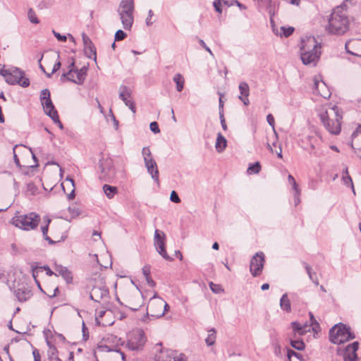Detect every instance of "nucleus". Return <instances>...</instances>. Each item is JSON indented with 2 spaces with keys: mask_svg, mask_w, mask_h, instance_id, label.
I'll return each instance as SVG.
<instances>
[{
  "mask_svg": "<svg viewBox=\"0 0 361 361\" xmlns=\"http://www.w3.org/2000/svg\"><path fill=\"white\" fill-rule=\"evenodd\" d=\"M350 20L346 11L345 5L336 7L329 18L326 30L334 35H343L348 30Z\"/></svg>",
  "mask_w": 361,
  "mask_h": 361,
  "instance_id": "nucleus-1",
  "label": "nucleus"
},
{
  "mask_svg": "<svg viewBox=\"0 0 361 361\" xmlns=\"http://www.w3.org/2000/svg\"><path fill=\"white\" fill-rule=\"evenodd\" d=\"M321 121L325 128L333 135H338L341 130L342 115L336 105L328 106L319 114Z\"/></svg>",
  "mask_w": 361,
  "mask_h": 361,
  "instance_id": "nucleus-2",
  "label": "nucleus"
},
{
  "mask_svg": "<svg viewBox=\"0 0 361 361\" xmlns=\"http://www.w3.org/2000/svg\"><path fill=\"white\" fill-rule=\"evenodd\" d=\"M321 47L314 37H306L300 42V58L305 65L315 66L320 57Z\"/></svg>",
  "mask_w": 361,
  "mask_h": 361,
  "instance_id": "nucleus-3",
  "label": "nucleus"
},
{
  "mask_svg": "<svg viewBox=\"0 0 361 361\" xmlns=\"http://www.w3.org/2000/svg\"><path fill=\"white\" fill-rule=\"evenodd\" d=\"M40 219L39 215L33 212L25 214L17 212L12 218L11 224L17 228L28 231L36 229Z\"/></svg>",
  "mask_w": 361,
  "mask_h": 361,
  "instance_id": "nucleus-4",
  "label": "nucleus"
},
{
  "mask_svg": "<svg viewBox=\"0 0 361 361\" xmlns=\"http://www.w3.org/2000/svg\"><path fill=\"white\" fill-rule=\"evenodd\" d=\"M0 74L4 77L6 82L9 85H19L23 87L30 85L29 79L25 77V73L18 68L1 69Z\"/></svg>",
  "mask_w": 361,
  "mask_h": 361,
  "instance_id": "nucleus-5",
  "label": "nucleus"
},
{
  "mask_svg": "<svg viewBox=\"0 0 361 361\" xmlns=\"http://www.w3.org/2000/svg\"><path fill=\"white\" fill-rule=\"evenodd\" d=\"M355 338L350 327L340 323L336 324L329 331V339L334 344H341Z\"/></svg>",
  "mask_w": 361,
  "mask_h": 361,
  "instance_id": "nucleus-6",
  "label": "nucleus"
},
{
  "mask_svg": "<svg viewBox=\"0 0 361 361\" xmlns=\"http://www.w3.org/2000/svg\"><path fill=\"white\" fill-rule=\"evenodd\" d=\"M169 308V305L162 298L154 294L148 302L147 313L150 317L159 318L164 315Z\"/></svg>",
  "mask_w": 361,
  "mask_h": 361,
  "instance_id": "nucleus-7",
  "label": "nucleus"
},
{
  "mask_svg": "<svg viewBox=\"0 0 361 361\" xmlns=\"http://www.w3.org/2000/svg\"><path fill=\"white\" fill-rule=\"evenodd\" d=\"M100 173L99 178L105 181H109L116 176V170L114 167L112 159L103 157L99 161V165Z\"/></svg>",
  "mask_w": 361,
  "mask_h": 361,
  "instance_id": "nucleus-8",
  "label": "nucleus"
},
{
  "mask_svg": "<svg viewBox=\"0 0 361 361\" xmlns=\"http://www.w3.org/2000/svg\"><path fill=\"white\" fill-rule=\"evenodd\" d=\"M146 342V337L143 331L136 329L133 331L128 336L127 347L131 350H141Z\"/></svg>",
  "mask_w": 361,
  "mask_h": 361,
  "instance_id": "nucleus-9",
  "label": "nucleus"
},
{
  "mask_svg": "<svg viewBox=\"0 0 361 361\" xmlns=\"http://www.w3.org/2000/svg\"><path fill=\"white\" fill-rule=\"evenodd\" d=\"M322 141V137L317 135V133L314 135H307L302 140V147L305 150L309 152L310 154H313L314 155L319 157L320 156V153L319 152V145Z\"/></svg>",
  "mask_w": 361,
  "mask_h": 361,
  "instance_id": "nucleus-10",
  "label": "nucleus"
},
{
  "mask_svg": "<svg viewBox=\"0 0 361 361\" xmlns=\"http://www.w3.org/2000/svg\"><path fill=\"white\" fill-rule=\"evenodd\" d=\"M166 235L160 230L156 229L154 232V244L159 254L166 260H171L165 249Z\"/></svg>",
  "mask_w": 361,
  "mask_h": 361,
  "instance_id": "nucleus-11",
  "label": "nucleus"
},
{
  "mask_svg": "<svg viewBox=\"0 0 361 361\" xmlns=\"http://www.w3.org/2000/svg\"><path fill=\"white\" fill-rule=\"evenodd\" d=\"M264 255L263 252H257L251 259L250 271L254 277L259 276L264 265Z\"/></svg>",
  "mask_w": 361,
  "mask_h": 361,
  "instance_id": "nucleus-12",
  "label": "nucleus"
},
{
  "mask_svg": "<svg viewBox=\"0 0 361 361\" xmlns=\"http://www.w3.org/2000/svg\"><path fill=\"white\" fill-rule=\"evenodd\" d=\"M40 101L44 113L50 118L53 116L56 110L51 99L50 92L48 89H44L40 92Z\"/></svg>",
  "mask_w": 361,
  "mask_h": 361,
  "instance_id": "nucleus-13",
  "label": "nucleus"
},
{
  "mask_svg": "<svg viewBox=\"0 0 361 361\" xmlns=\"http://www.w3.org/2000/svg\"><path fill=\"white\" fill-rule=\"evenodd\" d=\"M157 361H186V357L183 354H179L170 349L161 350L157 355Z\"/></svg>",
  "mask_w": 361,
  "mask_h": 361,
  "instance_id": "nucleus-14",
  "label": "nucleus"
},
{
  "mask_svg": "<svg viewBox=\"0 0 361 361\" xmlns=\"http://www.w3.org/2000/svg\"><path fill=\"white\" fill-rule=\"evenodd\" d=\"M132 91L126 86L121 85L119 87V98L125 103V104L132 111L133 114L136 112L135 105L131 99Z\"/></svg>",
  "mask_w": 361,
  "mask_h": 361,
  "instance_id": "nucleus-15",
  "label": "nucleus"
},
{
  "mask_svg": "<svg viewBox=\"0 0 361 361\" xmlns=\"http://www.w3.org/2000/svg\"><path fill=\"white\" fill-rule=\"evenodd\" d=\"M108 296L109 289L102 283L94 286L90 293V298L97 302H99L103 299L107 298Z\"/></svg>",
  "mask_w": 361,
  "mask_h": 361,
  "instance_id": "nucleus-16",
  "label": "nucleus"
},
{
  "mask_svg": "<svg viewBox=\"0 0 361 361\" xmlns=\"http://www.w3.org/2000/svg\"><path fill=\"white\" fill-rule=\"evenodd\" d=\"M348 53L358 57H361V39H353L348 40L345 44Z\"/></svg>",
  "mask_w": 361,
  "mask_h": 361,
  "instance_id": "nucleus-17",
  "label": "nucleus"
},
{
  "mask_svg": "<svg viewBox=\"0 0 361 361\" xmlns=\"http://www.w3.org/2000/svg\"><path fill=\"white\" fill-rule=\"evenodd\" d=\"M314 90L317 94L321 95L324 98H329L331 95L326 85L317 78H314Z\"/></svg>",
  "mask_w": 361,
  "mask_h": 361,
  "instance_id": "nucleus-18",
  "label": "nucleus"
},
{
  "mask_svg": "<svg viewBox=\"0 0 361 361\" xmlns=\"http://www.w3.org/2000/svg\"><path fill=\"white\" fill-rule=\"evenodd\" d=\"M291 327L293 331V337L296 338L298 336H303L310 331V326L307 324H301L298 322H293Z\"/></svg>",
  "mask_w": 361,
  "mask_h": 361,
  "instance_id": "nucleus-19",
  "label": "nucleus"
},
{
  "mask_svg": "<svg viewBox=\"0 0 361 361\" xmlns=\"http://www.w3.org/2000/svg\"><path fill=\"white\" fill-rule=\"evenodd\" d=\"M145 165L147 169V172L151 175L152 178L156 181H159V171L157 169V165L154 159H146L145 161Z\"/></svg>",
  "mask_w": 361,
  "mask_h": 361,
  "instance_id": "nucleus-20",
  "label": "nucleus"
},
{
  "mask_svg": "<svg viewBox=\"0 0 361 361\" xmlns=\"http://www.w3.org/2000/svg\"><path fill=\"white\" fill-rule=\"evenodd\" d=\"M14 293L16 298L20 302H25L32 296L31 290L25 286L16 288Z\"/></svg>",
  "mask_w": 361,
  "mask_h": 361,
  "instance_id": "nucleus-21",
  "label": "nucleus"
},
{
  "mask_svg": "<svg viewBox=\"0 0 361 361\" xmlns=\"http://www.w3.org/2000/svg\"><path fill=\"white\" fill-rule=\"evenodd\" d=\"M55 271L57 274V276H61L63 279L68 283H71L73 281V276L71 272L68 269L67 267H63L62 265H56Z\"/></svg>",
  "mask_w": 361,
  "mask_h": 361,
  "instance_id": "nucleus-22",
  "label": "nucleus"
},
{
  "mask_svg": "<svg viewBox=\"0 0 361 361\" xmlns=\"http://www.w3.org/2000/svg\"><path fill=\"white\" fill-rule=\"evenodd\" d=\"M87 71V68L86 66H83L80 69L76 68L75 71V73L76 74V78H68V80L74 83L81 85L84 82L85 80Z\"/></svg>",
  "mask_w": 361,
  "mask_h": 361,
  "instance_id": "nucleus-23",
  "label": "nucleus"
},
{
  "mask_svg": "<svg viewBox=\"0 0 361 361\" xmlns=\"http://www.w3.org/2000/svg\"><path fill=\"white\" fill-rule=\"evenodd\" d=\"M134 1L133 0H122L118 8V13H133Z\"/></svg>",
  "mask_w": 361,
  "mask_h": 361,
  "instance_id": "nucleus-24",
  "label": "nucleus"
},
{
  "mask_svg": "<svg viewBox=\"0 0 361 361\" xmlns=\"http://www.w3.org/2000/svg\"><path fill=\"white\" fill-rule=\"evenodd\" d=\"M123 27L125 30H130L132 27L134 18L133 13H118Z\"/></svg>",
  "mask_w": 361,
  "mask_h": 361,
  "instance_id": "nucleus-25",
  "label": "nucleus"
},
{
  "mask_svg": "<svg viewBox=\"0 0 361 361\" xmlns=\"http://www.w3.org/2000/svg\"><path fill=\"white\" fill-rule=\"evenodd\" d=\"M47 343L49 346V350L47 351L49 360L50 361H62L57 355L58 351L56 348L48 340H47Z\"/></svg>",
  "mask_w": 361,
  "mask_h": 361,
  "instance_id": "nucleus-26",
  "label": "nucleus"
},
{
  "mask_svg": "<svg viewBox=\"0 0 361 361\" xmlns=\"http://www.w3.org/2000/svg\"><path fill=\"white\" fill-rule=\"evenodd\" d=\"M227 145V141L226 138L222 135L221 133H219L217 135L216 142V149L217 152H223Z\"/></svg>",
  "mask_w": 361,
  "mask_h": 361,
  "instance_id": "nucleus-27",
  "label": "nucleus"
},
{
  "mask_svg": "<svg viewBox=\"0 0 361 361\" xmlns=\"http://www.w3.org/2000/svg\"><path fill=\"white\" fill-rule=\"evenodd\" d=\"M280 307L282 310L290 312L291 311L290 301L287 293H284L280 299Z\"/></svg>",
  "mask_w": 361,
  "mask_h": 361,
  "instance_id": "nucleus-28",
  "label": "nucleus"
},
{
  "mask_svg": "<svg viewBox=\"0 0 361 361\" xmlns=\"http://www.w3.org/2000/svg\"><path fill=\"white\" fill-rule=\"evenodd\" d=\"M65 184L67 185H69L71 188H72L71 192L68 195L67 197L69 200H73L75 197V184L74 180L71 177H67L65 180V181L61 184V186L65 191Z\"/></svg>",
  "mask_w": 361,
  "mask_h": 361,
  "instance_id": "nucleus-29",
  "label": "nucleus"
},
{
  "mask_svg": "<svg viewBox=\"0 0 361 361\" xmlns=\"http://www.w3.org/2000/svg\"><path fill=\"white\" fill-rule=\"evenodd\" d=\"M342 180L343 184L346 186H350L352 188L353 193L355 194L353 180L348 174V168L343 169L342 172Z\"/></svg>",
  "mask_w": 361,
  "mask_h": 361,
  "instance_id": "nucleus-30",
  "label": "nucleus"
},
{
  "mask_svg": "<svg viewBox=\"0 0 361 361\" xmlns=\"http://www.w3.org/2000/svg\"><path fill=\"white\" fill-rule=\"evenodd\" d=\"M173 82L176 85V90L181 92L184 87L185 80L180 73H176L173 78Z\"/></svg>",
  "mask_w": 361,
  "mask_h": 361,
  "instance_id": "nucleus-31",
  "label": "nucleus"
},
{
  "mask_svg": "<svg viewBox=\"0 0 361 361\" xmlns=\"http://www.w3.org/2000/svg\"><path fill=\"white\" fill-rule=\"evenodd\" d=\"M103 190L106 197L109 199L113 198L114 195L118 192V188L116 187L109 185H104L103 186Z\"/></svg>",
  "mask_w": 361,
  "mask_h": 361,
  "instance_id": "nucleus-32",
  "label": "nucleus"
},
{
  "mask_svg": "<svg viewBox=\"0 0 361 361\" xmlns=\"http://www.w3.org/2000/svg\"><path fill=\"white\" fill-rule=\"evenodd\" d=\"M84 51H85V55L88 58L92 59L94 61H96V59H97L96 49H95L94 46L93 45V44H89L87 47L85 46L84 47Z\"/></svg>",
  "mask_w": 361,
  "mask_h": 361,
  "instance_id": "nucleus-33",
  "label": "nucleus"
},
{
  "mask_svg": "<svg viewBox=\"0 0 361 361\" xmlns=\"http://www.w3.org/2000/svg\"><path fill=\"white\" fill-rule=\"evenodd\" d=\"M290 345L298 350H303L305 346L302 340L298 338V337L294 338L293 336L290 338Z\"/></svg>",
  "mask_w": 361,
  "mask_h": 361,
  "instance_id": "nucleus-34",
  "label": "nucleus"
},
{
  "mask_svg": "<svg viewBox=\"0 0 361 361\" xmlns=\"http://www.w3.org/2000/svg\"><path fill=\"white\" fill-rule=\"evenodd\" d=\"M216 332L214 329H211L208 331V335L205 338V342L207 345L211 346L213 345L216 341Z\"/></svg>",
  "mask_w": 361,
  "mask_h": 361,
  "instance_id": "nucleus-35",
  "label": "nucleus"
},
{
  "mask_svg": "<svg viewBox=\"0 0 361 361\" xmlns=\"http://www.w3.org/2000/svg\"><path fill=\"white\" fill-rule=\"evenodd\" d=\"M238 89L240 91V96H249L250 94V87L248 84L246 82H241L239 84Z\"/></svg>",
  "mask_w": 361,
  "mask_h": 361,
  "instance_id": "nucleus-36",
  "label": "nucleus"
},
{
  "mask_svg": "<svg viewBox=\"0 0 361 361\" xmlns=\"http://www.w3.org/2000/svg\"><path fill=\"white\" fill-rule=\"evenodd\" d=\"M261 170V165L259 164V162L257 161L254 164H252L249 166V167L247 168V173L249 174H257L258 173H259Z\"/></svg>",
  "mask_w": 361,
  "mask_h": 361,
  "instance_id": "nucleus-37",
  "label": "nucleus"
},
{
  "mask_svg": "<svg viewBox=\"0 0 361 361\" xmlns=\"http://www.w3.org/2000/svg\"><path fill=\"white\" fill-rule=\"evenodd\" d=\"M287 356L289 359V361H302L301 355L300 353H295L291 349L288 350Z\"/></svg>",
  "mask_w": 361,
  "mask_h": 361,
  "instance_id": "nucleus-38",
  "label": "nucleus"
},
{
  "mask_svg": "<svg viewBox=\"0 0 361 361\" xmlns=\"http://www.w3.org/2000/svg\"><path fill=\"white\" fill-rule=\"evenodd\" d=\"M27 18L32 23L38 24L39 23L37 17L36 16L35 12L32 8H30L28 10Z\"/></svg>",
  "mask_w": 361,
  "mask_h": 361,
  "instance_id": "nucleus-39",
  "label": "nucleus"
},
{
  "mask_svg": "<svg viewBox=\"0 0 361 361\" xmlns=\"http://www.w3.org/2000/svg\"><path fill=\"white\" fill-rule=\"evenodd\" d=\"M359 347V343L357 341L353 342L351 344H349L346 347V353H356Z\"/></svg>",
  "mask_w": 361,
  "mask_h": 361,
  "instance_id": "nucleus-40",
  "label": "nucleus"
},
{
  "mask_svg": "<svg viewBox=\"0 0 361 361\" xmlns=\"http://www.w3.org/2000/svg\"><path fill=\"white\" fill-rule=\"evenodd\" d=\"M142 154L143 156L144 161H145V159H154L152 157L151 151H150V149H149V148L148 147H145L142 148Z\"/></svg>",
  "mask_w": 361,
  "mask_h": 361,
  "instance_id": "nucleus-41",
  "label": "nucleus"
},
{
  "mask_svg": "<svg viewBox=\"0 0 361 361\" xmlns=\"http://www.w3.org/2000/svg\"><path fill=\"white\" fill-rule=\"evenodd\" d=\"M68 68H69L68 71L67 73H63V75H61V80L65 78L67 75H72L73 73H75V71L76 68H75V62L74 61H72L70 63Z\"/></svg>",
  "mask_w": 361,
  "mask_h": 361,
  "instance_id": "nucleus-42",
  "label": "nucleus"
},
{
  "mask_svg": "<svg viewBox=\"0 0 361 361\" xmlns=\"http://www.w3.org/2000/svg\"><path fill=\"white\" fill-rule=\"evenodd\" d=\"M281 30L283 32V35L286 37H288L293 34V32L294 31V27H286L284 26H282L281 27Z\"/></svg>",
  "mask_w": 361,
  "mask_h": 361,
  "instance_id": "nucleus-43",
  "label": "nucleus"
},
{
  "mask_svg": "<svg viewBox=\"0 0 361 361\" xmlns=\"http://www.w3.org/2000/svg\"><path fill=\"white\" fill-rule=\"evenodd\" d=\"M303 265L305 267V269L308 274V276L310 278V280H312L314 283H315L317 285H318V281H314V279H313V274L312 272V267L308 264H307L306 262H303Z\"/></svg>",
  "mask_w": 361,
  "mask_h": 361,
  "instance_id": "nucleus-44",
  "label": "nucleus"
},
{
  "mask_svg": "<svg viewBox=\"0 0 361 361\" xmlns=\"http://www.w3.org/2000/svg\"><path fill=\"white\" fill-rule=\"evenodd\" d=\"M127 35L122 30H118L115 33V41H121L126 37Z\"/></svg>",
  "mask_w": 361,
  "mask_h": 361,
  "instance_id": "nucleus-45",
  "label": "nucleus"
},
{
  "mask_svg": "<svg viewBox=\"0 0 361 361\" xmlns=\"http://www.w3.org/2000/svg\"><path fill=\"white\" fill-rule=\"evenodd\" d=\"M267 121L268 123L273 128L274 136L276 137V138H277V134L274 129V125H275L274 118L272 116V114H269L267 116Z\"/></svg>",
  "mask_w": 361,
  "mask_h": 361,
  "instance_id": "nucleus-46",
  "label": "nucleus"
},
{
  "mask_svg": "<svg viewBox=\"0 0 361 361\" xmlns=\"http://www.w3.org/2000/svg\"><path fill=\"white\" fill-rule=\"evenodd\" d=\"M357 353H345L344 355V361H357Z\"/></svg>",
  "mask_w": 361,
  "mask_h": 361,
  "instance_id": "nucleus-47",
  "label": "nucleus"
},
{
  "mask_svg": "<svg viewBox=\"0 0 361 361\" xmlns=\"http://www.w3.org/2000/svg\"><path fill=\"white\" fill-rule=\"evenodd\" d=\"M288 183L292 185V189L293 190L300 189L292 175H290V174L288 175Z\"/></svg>",
  "mask_w": 361,
  "mask_h": 361,
  "instance_id": "nucleus-48",
  "label": "nucleus"
},
{
  "mask_svg": "<svg viewBox=\"0 0 361 361\" xmlns=\"http://www.w3.org/2000/svg\"><path fill=\"white\" fill-rule=\"evenodd\" d=\"M27 190L32 195H35L37 191V188L33 183H29L27 185Z\"/></svg>",
  "mask_w": 361,
  "mask_h": 361,
  "instance_id": "nucleus-49",
  "label": "nucleus"
},
{
  "mask_svg": "<svg viewBox=\"0 0 361 361\" xmlns=\"http://www.w3.org/2000/svg\"><path fill=\"white\" fill-rule=\"evenodd\" d=\"M51 118L52 119V121L58 124L59 127L61 128V129H63V124L61 123V122L59 120V115H58V112H55V114H54L53 116L51 117Z\"/></svg>",
  "mask_w": 361,
  "mask_h": 361,
  "instance_id": "nucleus-50",
  "label": "nucleus"
},
{
  "mask_svg": "<svg viewBox=\"0 0 361 361\" xmlns=\"http://www.w3.org/2000/svg\"><path fill=\"white\" fill-rule=\"evenodd\" d=\"M294 204L295 206H297L300 202V189L294 190Z\"/></svg>",
  "mask_w": 361,
  "mask_h": 361,
  "instance_id": "nucleus-51",
  "label": "nucleus"
},
{
  "mask_svg": "<svg viewBox=\"0 0 361 361\" xmlns=\"http://www.w3.org/2000/svg\"><path fill=\"white\" fill-rule=\"evenodd\" d=\"M170 200L171 202L175 203H179L180 202V197H178L177 192L174 190L171 193Z\"/></svg>",
  "mask_w": 361,
  "mask_h": 361,
  "instance_id": "nucleus-52",
  "label": "nucleus"
},
{
  "mask_svg": "<svg viewBox=\"0 0 361 361\" xmlns=\"http://www.w3.org/2000/svg\"><path fill=\"white\" fill-rule=\"evenodd\" d=\"M150 130L154 133H158L160 132L158 123L156 121L152 122L149 125Z\"/></svg>",
  "mask_w": 361,
  "mask_h": 361,
  "instance_id": "nucleus-53",
  "label": "nucleus"
},
{
  "mask_svg": "<svg viewBox=\"0 0 361 361\" xmlns=\"http://www.w3.org/2000/svg\"><path fill=\"white\" fill-rule=\"evenodd\" d=\"M52 32L54 37L60 42H66L67 39V37L65 35H61L60 33L56 32L54 30H52Z\"/></svg>",
  "mask_w": 361,
  "mask_h": 361,
  "instance_id": "nucleus-54",
  "label": "nucleus"
},
{
  "mask_svg": "<svg viewBox=\"0 0 361 361\" xmlns=\"http://www.w3.org/2000/svg\"><path fill=\"white\" fill-rule=\"evenodd\" d=\"M209 287L211 288V290L214 292V293H219L221 290V287L219 285H217V284H214V283L211 282L209 283Z\"/></svg>",
  "mask_w": 361,
  "mask_h": 361,
  "instance_id": "nucleus-55",
  "label": "nucleus"
},
{
  "mask_svg": "<svg viewBox=\"0 0 361 361\" xmlns=\"http://www.w3.org/2000/svg\"><path fill=\"white\" fill-rule=\"evenodd\" d=\"M61 63L60 61H58L56 62L54 65V67H53V69H52V71L51 73H47V76L48 78H50L51 74H53L54 73L56 72L58 70L60 69L61 68Z\"/></svg>",
  "mask_w": 361,
  "mask_h": 361,
  "instance_id": "nucleus-56",
  "label": "nucleus"
},
{
  "mask_svg": "<svg viewBox=\"0 0 361 361\" xmlns=\"http://www.w3.org/2000/svg\"><path fill=\"white\" fill-rule=\"evenodd\" d=\"M18 147V145H16L13 149V159H14V162L16 164V165L20 168L21 167V165H20V160L17 156V154H16V148Z\"/></svg>",
  "mask_w": 361,
  "mask_h": 361,
  "instance_id": "nucleus-57",
  "label": "nucleus"
},
{
  "mask_svg": "<svg viewBox=\"0 0 361 361\" xmlns=\"http://www.w3.org/2000/svg\"><path fill=\"white\" fill-rule=\"evenodd\" d=\"M42 269V267H39V268L36 267V268H34V269H32V276H33V278L35 279V282L37 283V286H38L39 288H40L39 282L37 280V279H36V278H37V274H38L39 271L40 269Z\"/></svg>",
  "mask_w": 361,
  "mask_h": 361,
  "instance_id": "nucleus-58",
  "label": "nucleus"
},
{
  "mask_svg": "<svg viewBox=\"0 0 361 361\" xmlns=\"http://www.w3.org/2000/svg\"><path fill=\"white\" fill-rule=\"evenodd\" d=\"M142 274L145 278L150 276V267L149 265H145L143 267Z\"/></svg>",
  "mask_w": 361,
  "mask_h": 361,
  "instance_id": "nucleus-59",
  "label": "nucleus"
},
{
  "mask_svg": "<svg viewBox=\"0 0 361 361\" xmlns=\"http://www.w3.org/2000/svg\"><path fill=\"white\" fill-rule=\"evenodd\" d=\"M50 222H51V220L49 219H48L47 225L42 226L41 229H42L43 236L47 235L49 224Z\"/></svg>",
  "mask_w": 361,
  "mask_h": 361,
  "instance_id": "nucleus-60",
  "label": "nucleus"
},
{
  "mask_svg": "<svg viewBox=\"0 0 361 361\" xmlns=\"http://www.w3.org/2000/svg\"><path fill=\"white\" fill-rule=\"evenodd\" d=\"M221 4H220V3H219L217 1H214V2H213V6H214L216 11L219 13H222V9L221 8Z\"/></svg>",
  "mask_w": 361,
  "mask_h": 361,
  "instance_id": "nucleus-61",
  "label": "nucleus"
},
{
  "mask_svg": "<svg viewBox=\"0 0 361 361\" xmlns=\"http://www.w3.org/2000/svg\"><path fill=\"white\" fill-rule=\"evenodd\" d=\"M199 43L207 51H208L212 56H213L212 50L206 45L205 42L202 39H200Z\"/></svg>",
  "mask_w": 361,
  "mask_h": 361,
  "instance_id": "nucleus-62",
  "label": "nucleus"
},
{
  "mask_svg": "<svg viewBox=\"0 0 361 361\" xmlns=\"http://www.w3.org/2000/svg\"><path fill=\"white\" fill-rule=\"evenodd\" d=\"M82 40L85 47H87V45L92 44L90 38L85 33L82 34Z\"/></svg>",
  "mask_w": 361,
  "mask_h": 361,
  "instance_id": "nucleus-63",
  "label": "nucleus"
},
{
  "mask_svg": "<svg viewBox=\"0 0 361 361\" xmlns=\"http://www.w3.org/2000/svg\"><path fill=\"white\" fill-rule=\"evenodd\" d=\"M34 361H41L40 355L37 349H35L32 352Z\"/></svg>",
  "mask_w": 361,
  "mask_h": 361,
  "instance_id": "nucleus-64",
  "label": "nucleus"
}]
</instances>
